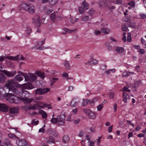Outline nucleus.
<instances>
[{"label": "nucleus", "mask_w": 146, "mask_h": 146, "mask_svg": "<svg viewBox=\"0 0 146 146\" xmlns=\"http://www.w3.org/2000/svg\"><path fill=\"white\" fill-rule=\"evenodd\" d=\"M5 76L3 74H0V82L3 83L4 82L5 80Z\"/></svg>", "instance_id": "28"}, {"label": "nucleus", "mask_w": 146, "mask_h": 146, "mask_svg": "<svg viewBox=\"0 0 146 146\" xmlns=\"http://www.w3.org/2000/svg\"><path fill=\"white\" fill-rule=\"evenodd\" d=\"M101 33V32L100 31L97 30V29H96L95 30V32H94V34L96 35H99Z\"/></svg>", "instance_id": "62"}, {"label": "nucleus", "mask_w": 146, "mask_h": 146, "mask_svg": "<svg viewBox=\"0 0 146 146\" xmlns=\"http://www.w3.org/2000/svg\"><path fill=\"white\" fill-rule=\"evenodd\" d=\"M88 144L89 146H94V142L92 141L89 140L88 141Z\"/></svg>", "instance_id": "51"}, {"label": "nucleus", "mask_w": 146, "mask_h": 146, "mask_svg": "<svg viewBox=\"0 0 146 146\" xmlns=\"http://www.w3.org/2000/svg\"><path fill=\"white\" fill-rule=\"evenodd\" d=\"M127 40L129 42H130L131 41V34L129 33H128Z\"/></svg>", "instance_id": "44"}, {"label": "nucleus", "mask_w": 146, "mask_h": 146, "mask_svg": "<svg viewBox=\"0 0 146 146\" xmlns=\"http://www.w3.org/2000/svg\"><path fill=\"white\" fill-rule=\"evenodd\" d=\"M45 40V38H44L41 41H38L37 42V44L39 46H42L43 45L44 42V41Z\"/></svg>", "instance_id": "37"}, {"label": "nucleus", "mask_w": 146, "mask_h": 146, "mask_svg": "<svg viewBox=\"0 0 146 146\" xmlns=\"http://www.w3.org/2000/svg\"><path fill=\"white\" fill-rule=\"evenodd\" d=\"M63 30L66 31L67 34L71 33L72 32L77 31L78 29H75L72 30H70L67 28H65L63 29Z\"/></svg>", "instance_id": "18"}, {"label": "nucleus", "mask_w": 146, "mask_h": 146, "mask_svg": "<svg viewBox=\"0 0 146 146\" xmlns=\"http://www.w3.org/2000/svg\"><path fill=\"white\" fill-rule=\"evenodd\" d=\"M30 14H32L35 12V10H26Z\"/></svg>", "instance_id": "61"}, {"label": "nucleus", "mask_w": 146, "mask_h": 146, "mask_svg": "<svg viewBox=\"0 0 146 146\" xmlns=\"http://www.w3.org/2000/svg\"><path fill=\"white\" fill-rule=\"evenodd\" d=\"M40 106L38 104H35L33 105H29L28 107V109L29 110H34L36 109H39L40 108Z\"/></svg>", "instance_id": "15"}, {"label": "nucleus", "mask_w": 146, "mask_h": 146, "mask_svg": "<svg viewBox=\"0 0 146 146\" xmlns=\"http://www.w3.org/2000/svg\"><path fill=\"white\" fill-rule=\"evenodd\" d=\"M45 127V125H44L42 128L40 129L38 131L39 132H42V133H44L45 131V129H44V127Z\"/></svg>", "instance_id": "53"}, {"label": "nucleus", "mask_w": 146, "mask_h": 146, "mask_svg": "<svg viewBox=\"0 0 146 146\" xmlns=\"http://www.w3.org/2000/svg\"><path fill=\"white\" fill-rule=\"evenodd\" d=\"M9 137L11 138H13L14 137H15L17 138H19L18 137H17L13 133H10L8 134Z\"/></svg>", "instance_id": "43"}, {"label": "nucleus", "mask_w": 146, "mask_h": 146, "mask_svg": "<svg viewBox=\"0 0 146 146\" xmlns=\"http://www.w3.org/2000/svg\"><path fill=\"white\" fill-rule=\"evenodd\" d=\"M46 133L49 135L52 136L54 137H56L58 135L57 132L55 130L52 129H48Z\"/></svg>", "instance_id": "11"}, {"label": "nucleus", "mask_w": 146, "mask_h": 146, "mask_svg": "<svg viewBox=\"0 0 146 146\" xmlns=\"http://www.w3.org/2000/svg\"><path fill=\"white\" fill-rule=\"evenodd\" d=\"M27 142L25 139H23L17 141L16 143L19 146H23L27 143Z\"/></svg>", "instance_id": "16"}, {"label": "nucleus", "mask_w": 146, "mask_h": 146, "mask_svg": "<svg viewBox=\"0 0 146 146\" xmlns=\"http://www.w3.org/2000/svg\"><path fill=\"white\" fill-rule=\"evenodd\" d=\"M70 139L69 138L68 136L67 135H64L63 138L62 140L65 143H67L68 141Z\"/></svg>", "instance_id": "25"}, {"label": "nucleus", "mask_w": 146, "mask_h": 146, "mask_svg": "<svg viewBox=\"0 0 146 146\" xmlns=\"http://www.w3.org/2000/svg\"><path fill=\"white\" fill-rule=\"evenodd\" d=\"M113 125H112L111 126L109 127L108 128V131L109 133H110L112 131Z\"/></svg>", "instance_id": "63"}, {"label": "nucleus", "mask_w": 146, "mask_h": 146, "mask_svg": "<svg viewBox=\"0 0 146 146\" xmlns=\"http://www.w3.org/2000/svg\"><path fill=\"white\" fill-rule=\"evenodd\" d=\"M50 105L49 104H43L42 106H40V107L41 108H42L44 107H46L47 106H48V107H47V108L48 109H52V107H50Z\"/></svg>", "instance_id": "36"}, {"label": "nucleus", "mask_w": 146, "mask_h": 146, "mask_svg": "<svg viewBox=\"0 0 146 146\" xmlns=\"http://www.w3.org/2000/svg\"><path fill=\"white\" fill-rule=\"evenodd\" d=\"M26 5H27L26 9H34V7L32 4L26 3Z\"/></svg>", "instance_id": "33"}, {"label": "nucleus", "mask_w": 146, "mask_h": 146, "mask_svg": "<svg viewBox=\"0 0 146 146\" xmlns=\"http://www.w3.org/2000/svg\"><path fill=\"white\" fill-rule=\"evenodd\" d=\"M33 98L27 99L25 97H18L16 96L15 97L14 103L17 104L21 102L22 101L25 102L27 103H30L33 100Z\"/></svg>", "instance_id": "2"}, {"label": "nucleus", "mask_w": 146, "mask_h": 146, "mask_svg": "<svg viewBox=\"0 0 146 146\" xmlns=\"http://www.w3.org/2000/svg\"><path fill=\"white\" fill-rule=\"evenodd\" d=\"M88 116L89 117L92 119H94L96 117V115L92 111L90 112Z\"/></svg>", "instance_id": "30"}, {"label": "nucleus", "mask_w": 146, "mask_h": 146, "mask_svg": "<svg viewBox=\"0 0 146 146\" xmlns=\"http://www.w3.org/2000/svg\"><path fill=\"white\" fill-rule=\"evenodd\" d=\"M5 95L6 97L5 100L11 103H13L14 101L15 95L12 93H6Z\"/></svg>", "instance_id": "5"}, {"label": "nucleus", "mask_w": 146, "mask_h": 146, "mask_svg": "<svg viewBox=\"0 0 146 146\" xmlns=\"http://www.w3.org/2000/svg\"><path fill=\"white\" fill-rule=\"evenodd\" d=\"M82 5L84 8L85 9H88L89 8V5L86 2V0H84L82 3Z\"/></svg>", "instance_id": "27"}, {"label": "nucleus", "mask_w": 146, "mask_h": 146, "mask_svg": "<svg viewBox=\"0 0 146 146\" xmlns=\"http://www.w3.org/2000/svg\"><path fill=\"white\" fill-rule=\"evenodd\" d=\"M6 58L11 60H19V57L18 56H0V62H2L4 60V59Z\"/></svg>", "instance_id": "7"}, {"label": "nucleus", "mask_w": 146, "mask_h": 146, "mask_svg": "<svg viewBox=\"0 0 146 146\" xmlns=\"http://www.w3.org/2000/svg\"><path fill=\"white\" fill-rule=\"evenodd\" d=\"M135 5V3L134 1H131L129 2L128 3V5L129 6L128 7L129 9H131L132 8H133L134 7Z\"/></svg>", "instance_id": "26"}, {"label": "nucleus", "mask_w": 146, "mask_h": 146, "mask_svg": "<svg viewBox=\"0 0 146 146\" xmlns=\"http://www.w3.org/2000/svg\"><path fill=\"white\" fill-rule=\"evenodd\" d=\"M45 10L44 11H43L44 12V15H46L47 14H49L52 12L51 10Z\"/></svg>", "instance_id": "47"}, {"label": "nucleus", "mask_w": 146, "mask_h": 146, "mask_svg": "<svg viewBox=\"0 0 146 146\" xmlns=\"http://www.w3.org/2000/svg\"><path fill=\"white\" fill-rule=\"evenodd\" d=\"M40 113L42 114V116L43 118L45 119L46 118L47 115L46 112L43 110H41L40 111Z\"/></svg>", "instance_id": "24"}, {"label": "nucleus", "mask_w": 146, "mask_h": 146, "mask_svg": "<svg viewBox=\"0 0 146 146\" xmlns=\"http://www.w3.org/2000/svg\"><path fill=\"white\" fill-rule=\"evenodd\" d=\"M4 144L7 146H12V145L10 141L8 139H5L4 141Z\"/></svg>", "instance_id": "31"}, {"label": "nucleus", "mask_w": 146, "mask_h": 146, "mask_svg": "<svg viewBox=\"0 0 146 146\" xmlns=\"http://www.w3.org/2000/svg\"><path fill=\"white\" fill-rule=\"evenodd\" d=\"M49 2L52 5L54 4L57 3L56 0H49Z\"/></svg>", "instance_id": "54"}, {"label": "nucleus", "mask_w": 146, "mask_h": 146, "mask_svg": "<svg viewBox=\"0 0 146 146\" xmlns=\"http://www.w3.org/2000/svg\"><path fill=\"white\" fill-rule=\"evenodd\" d=\"M98 98H93V100H92L90 103L91 104H94V102H96Z\"/></svg>", "instance_id": "59"}, {"label": "nucleus", "mask_w": 146, "mask_h": 146, "mask_svg": "<svg viewBox=\"0 0 146 146\" xmlns=\"http://www.w3.org/2000/svg\"><path fill=\"white\" fill-rule=\"evenodd\" d=\"M94 12V10H89L88 13L90 15H92L93 14Z\"/></svg>", "instance_id": "56"}, {"label": "nucleus", "mask_w": 146, "mask_h": 146, "mask_svg": "<svg viewBox=\"0 0 146 146\" xmlns=\"http://www.w3.org/2000/svg\"><path fill=\"white\" fill-rule=\"evenodd\" d=\"M123 100L125 103L127 102V99H129V96L125 92H123Z\"/></svg>", "instance_id": "21"}, {"label": "nucleus", "mask_w": 146, "mask_h": 146, "mask_svg": "<svg viewBox=\"0 0 146 146\" xmlns=\"http://www.w3.org/2000/svg\"><path fill=\"white\" fill-rule=\"evenodd\" d=\"M127 29V27L125 25H123L121 26V29L123 31H126Z\"/></svg>", "instance_id": "48"}, {"label": "nucleus", "mask_w": 146, "mask_h": 146, "mask_svg": "<svg viewBox=\"0 0 146 146\" xmlns=\"http://www.w3.org/2000/svg\"><path fill=\"white\" fill-rule=\"evenodd\" d=\"M31 33V30L30 28H27V33L28 35H30Z\"/></svg>", "instance_id": "57"}, {"label": "nucleus", "mask_w": 146, "mask_h": 146, "mask_svg": "<svg viewBox=\"0 0 146 146\" xmlns=\"http://www.w3.org/2000/svg\"><path fill=\"white\" fill-rule=\"evenodd\" d=\"M90 20V18L88 16H85L82 18L81 20L83 21H88Z\"/></svg>", "instance_id": "34"}, {"label": "nucleus", "mask_w": 146, "mask_h": 146, "mask_svg": "<svg viewBox=\"0 0 146 146\" xmlns=\"http://www.w3.org/2000/svg\"><path fill=\"white\" fill-rule=\"evenodd\" d=\"M21 74L24 76L26 81L33 82L36 80V77L33 74L30 73L27 75L24 73H21Z\"/></svg>", "instance_id": "3"}, {"label": "nucleus", "mask_w": 146, "mask_h": 146, "mask_svg": "<svg viewBox=\"0 0 146 146\" xmlns=\"http://www.w3.org/2000/svg\"><path fill=\"white\" fill-rule=\"evenodd\" d=\"M103 106L102 105V104H100L99 105L97 106V110L98 111H100L103 108Z\"/></svg>", "instance_id": "45"}, {"label": "nucleus", "mask_w": 146, "mask_h": 146, "mask_svg": "<svg viewBox=\"0 0 146 146\" xmlns=\"http://www.w3.org/2000/svg\"><path fill=\"white\" fill-rule=\"evenodd\" d=\"M57 117L56 118L53 117L52 118L51 120V122L53 124H55L56 123H57Z\"/></svg>", "instance_id": "46"}, {"label": "nucleus", "mask_w": 146, "mask_h": 146, "mask_svg": "<svg viewBox=\"0 0 146 146\" xmlns=\"http://www.w3.org/2000/svg\"><path fill=\"white\" fill-rule=\"evenodd\" d=\"M124 49L123 47L117 46L116 47L115 50L118 53H121L123 52Z\"/></svg>", "instance_id": "20"}, {"label": "nucleus", "mask_w": 146, "mask_h": 146, "mask_svg": "<svg viewBox=\"0 0 146 146\" xmlns=\"http://www.w3.org/2000/svg\"><path fill=\"white\" fill-rule=\"evenodd\" d=\"M102 138V137H100L98 138L96 142V144L97 145H99V144H100L101 142V139Z\"/></svg>", "instance_id": "60"}, {"label": "nucleus", "mask_w": 146, "mask_h": 146, "mask_svg": "<svg viewBox=\"0 0 146 146\" xmlns=\"http://www.w3.org/2000/svg\"><path fill=\"white\" fill-rule=\"evenodd\" d=\"M6 87L9 89L10 92L12 91L14 93L18 94L19 92L17 89L20 87V85L13 80H8L6 82Z\"/></svg>", "instance_id": "1"}, {"label": "nucleus", "mask_w": 146, "mask_h": 146, "mask_svg": "<svg viewBox=\"0 0 146 146\" xmlns=\"http://www.w3.org/2000/svg\"><path fill=\"white\" fill-rule=\"evenodd\" d=\"M123 20L124 22H127L129 23L131 22V19L126 17H123Z\"/></svg>", "instance_id": "39"}, {"label": "nucleus", "mask_w": 146, "mask_h": 146, "mask_svg": "<svg viewBox=\"0 0 146 146\" xmlns=\"http://www.w3.org/2000/svg\"><path fill=\"white\" fill-rule=\"evenodd\" d=\"M83 111L86 113L88 115H89L91 111L88 109H84L83 110Z\"/></svg>", "instance_id": "42"}, {"label": "nucleus", "mask_w": 146, "mask_h": 146, "mask_svg": "<svg viewBox=\"0 0 146 146\" xmlns=\"http://www.w3.org/2000/svg\"><path fill=\"white\" fill-rule=\"evenodd\" d=\"M140 19H146V13H140L139 15Z\"/></svg>", "instance_id": "38"}, {"label": "nucleus", "mask_w": 146, "mask_h": 146, "mask_svg": "<svg viewBox=\"0 0 146 146\" xmlns=\"http://www.w3.org/2000/svg\"><path fill=\"white\" fill-rule=\"evenodd\" d=\"M19 108L17 107L11 108L9 110V113L11 114L17 113L19 112Z\"/></svg>", "instance_id": "14"}, {"label": "nucleus", "mask_w": 146, "mask_h": 146, "mask_svg": "<svg viewBox=\"0 0 146 146\" xmlns=\"http://www.w3.org/2000/svg\"><path fill=\"white\" fill-rule=\"evenodd\" d=\"M57 12L54 11L53 13L51 14L50 16V18L51 21L53 22L55 21V19L56 17Z\"/></svg>", "instance_id": "19"}, {"label": "nucleus", "mask_w": 146, "mask_h": 146, "mask_svg": "<svg viewBox=\"0 0 146 146\" xmlns=\"http://www.w3.org/2000/svg\"><path fill=\"white\" fill-rule=\"evenodd\" d=\"M1 72H3L5 75L9 77H12L14 76L15 74L16 71H9L6 70H1Z\"/></svg>", "instance_id": "10"}, {"label": "nucleus", "mask_w": 146, "mask_h": 146, "mask_svg": "<svg viewBox=\"0 0 146 146\" xmlns=\"http://www.w3.org/2000/svg\"><path fill=\"white\" fill-rule=\"evenodd\" d=\"M138 52L140 54H143L145 53V50L144 49H140Z\"/></svg>", "instance_id": "64"}, {"label": "nucleus", "mask_w": 146, "mask_h": 146, "mask_svg": "<svg viewBox=\"0 0 146 146\" xmlns=\"http://www.w3.org/2000/svg\"><path fill=\"white\" fill-rule=\"evenodd\" d=\"M17 56H19V60H16L15 61H20L21 59V60H24L25 59V58L24 57H23L22 55L21 56L20 58L19 57V55H17Z\"/></svg>", "instance_id": "55"}, {"label": "nucleus", "mask_w": 146, "mask_h": 146, "mask_svg": "<svg viewBox=\"0 0 146 146\" xmlns=\"http://www.w3.org/2000/svg\"><path fill=\"white\" fill-rule=\"evenodd\" d=\"M9 109V107L3 104L0 103V111L7 112Z\"/></svg>", "instance_id": "12"}, {"label": "nucleus", "mask_w": 146, "mask_h": 146, "mask_svg": "<svg viewBox=\"0 0 146 146\" xmlns=\"http://www.w3.org/2000/svg\"><path fill=\"white\" fill-rule=\"evenodd\" d=\"M101 31L103 33L106 34H108L110 32V30L109 29L105 27H103Z\"/></svg>", "instance_id": "22"}, {"label": "nucleus", "mask_w": 146, "mask_h": 146, "mask_svg": "<svg viewBox=\"0 0 146 146\" xmlns=\"http://www.w3.org/2000/svg\"><path fill=\"white\" fill-rule=\"evenodd\" d=\"M36 74L38 77H40L42 79H43L45 77L44 73L41 72H36Z\"/></svg>", "instance_id": "23"}, {"label": "nucleus", "mask_w": 146, "mask_h": 146, "mask_svg": "<svg viewBox=\"0 0 146 146\" xmlns=\"http://www.w3.org/2000/svg\"><path fill=\"white\" fill-rule=\"evenodd\" d=\"M90 100H83L82 102V105L83 106H86L88 104V102H90Z\"/></svg>", "instance_id": "50"}, {"label": "nucleus", "mask_w": 146, "mask_h": 146, "mask_svg": "<svg viewBox=\"0 0 146 146\" xmlns=\"http://www.w3.org/2000/svg\"><path fill=\"white\" fill-rule=\"evenodd\" d=\"M63 65L66 69L68 70L71 69V67L68 61L67 60L65 61L63 63Z\"/></svg>", "instance_id": "17"}, {"label": "nucleus", "mask_w": 146, "mask_h": 146, "mask_svg": "<svg viewBox=\"0 0 146 146\" xmlns=\"http://www.w3.org/2000/svg\"><path fill=\"white\" fill-rule=\"evenodd\" d=\"M80 101L79 100H76V98H74L72 100L70 103V106L73 107L76 106L79 103Z\"/></svg>", "instance_id": "13"}, {"label": "nucleus", "mask_w": 146, "mask_h": 146, "mask_svg": "<svg viewBox=\"0 0 146 146\" xmlns=\"http://www.w3.org/2000/svg\"><path fill=\"white\" fill-rule=\"evenodd\" d=\"M109 98L110 99H112L114 96V94L112 92H110L109 93Z\"/></svg>", "instance_id": "49"}, {"label": "nucleus", "mask_w": 146, "mask_h": 146, "mask_svg": "<svg viewBox=\"0 0 146 146\" xmlns=\"http://www.w3.org/2000/svg\"><path fill=\"white\" fill-rule=\"evenodd\" d=\"M129 76L128 72H124L122 74V76L124 77H127Z\"/></svg>", "instance_id": "52"}, {"label": "nucleus", "mask_w": 146, "mask_h": 146, "mask_svg": "<svg viewBox=\"0 0 146 146\" xmlns=\"http://www.w3.org/2000/svg\"><path fill=\"white\" fill-rule=\"evenodd\" d=\"M115 71L114 69H110L107 70L106 71V73L108 74H110L111 73H113Z\"/></svg>", "instance_id": "35"}, {"label": "nucleus", "mask_w": 146, "mask_h": 146, "mask_svg": "<svg viewBox=\"0 0 146 146\" xmlns=\"http://www.w3.org/2000/svg\"><path fill=\"white\" fill-rule=\"evenodd\" d=\"M122 91H127V92H130V90L126 86L124 87L122 90Z\"/></svg>", "instance_id": "58"}, {"label": "nucleus", "mask_w": 146, "mask_h": 146, "mask_svg": "<svg viewBox=\"0 0 146 146\" xmlns=\"http://www.w3.org/2000/svg\"><path fill=\"white\" fill-rule=\"evenodd\" d=\"M57 117V124L59 125H64L65 122V117L64 114L58 115Z\"/></svg>", "instance_id": "4"}, {"label": "nucleus", "mask_w": 146, "mask_h": 146, "mask_svg": "<svg viewBox=\"0 0 146 146\" xmlns=\"http://www.w3.org/2000/svg\"><path fill=\"white\" fill-rule=\"evenodd\" d=\"M50 91L49 88H38L36 90L35 93L36 94L42 95L44 94L47 93Z\"/></svg>", "instance_id": "6"}, {"label": "nucleus", "mask_w": 146, "mask_h": 146, "mask_svg": "<svg viewBox=\"0 0 146 146\" xmlns=\"http://www.w3.org/2000/svg\"><path fill=\"white\" fill-rule=\"evenodd\" d=\"M15 79L17 81L20 82L23 80V78L20 75H17L15 76Z\"/></svg>", "instance_id": "29"}, {"label": "nucleus", "mask_w": 146, "mask_h": 146, "mask_svg": "<svg viewBox=\"0 0 146 146\" xmlns=\"http://www.w3.org/2000/svg\"><path fill=\"white\" fill-rule=\"evenodd\" d=\"M105 44L108 50H111L112 47L110 45V44L109 43V42H106Z\"/></svg>", "instance_id": "41"}, {"label": "nucleus", "mask_w": 146, "mask_h": 146, "mask_svg": "<svg viewBox=\"0 0 146 146\" xmlns=\"http://www.w3.org/2000/svg\"><path fill=\"white\" fill-rule=\"evenodd\" d=\"M33 22L35 25H37L38 27L40 26L41 23V21L38 16H36L33 19Z\"/></svg>", "instance_id": "8"}, {"label": "nucleus", "mask_w": 146, "mask_h": 146, "mask_svg": "<svg viewBox=\"0 0 146 146\" xmlns=\"http://www.w3.org/2000/svg\"><path fill=\"white\" fill-rule=\"evenodd\" d=\"M58 78H52L51 80H50V86L52 85L55 82V81L56 80H58Z\"/></svg>", "instance_id": "40"}, {"label": "nucleus", "mask_w": 146, "mask_h": 146, "mask_svg": "<svg viewBox=\"0 0 146 146\" xmlns=\"http://www.w3.org/2000/svg\"><path fill=\"white\" fill-rule=\"evenodd\" d=\"M94 56L93 54L91 55L90 56V60L88 62V63L90 65H94L97 64L98 63V61L93 58Z\"/></svg>", "instance_id": "9"}, {"label": "nucleus", "mask_w": 146, "mask_h": 146, "mask_svg": "<svg viewBox=\"0 0 146 146\" xmlns=\"http://www.w3.org/2000/svg\"><path fill=\"white\" fill-rule=\"evenodd\" d=\"M26 6L27 5H26V3H22L19 5V6L18 7V8L19 9H26V8H27L26 7Z\"/></svg>", "instance_id": "32"}]
</instances>
